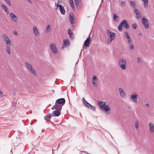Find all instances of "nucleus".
Segmentation results:
<instances>
[{
  "instance_id": "ea45409f",
  "label": "nucleus",
  "mask_w": 154,
  "mask_h": 154,
  "mask_svg": "<svg viewBox=\"0 0 154 154\" xmlns=\"http://www.w3.org/2000/svg\"><path fill=\"white\" fill-rule=\"evenodd\" d=\"M134 11L136 14H138L139 13H140V12L136 8H135L134 9Z\"/></svg>"
},
{
  "instance_id": "2eb2a0df",
  "label": "nucleus",
  "mask_w": 154,
  "mask_h": 154,
  "mask_svg": "<svg viewBox=\"0 0 154 154\" xmlns=\"http://www.w3.org/2000/svg\"><path fill=\"white\" fill-rule=\"evenodd\" d=\"M33 33L36 36H38L39 35V32L38 31L37 28L35 26H34L33 27Z\"/></svg>"
},
{
  "instance_id": "ddd939ff",
  "label": "nucleus",
  "mask_w": 154,
  "mask_h": 154,
  "mask_svg": "<svg viewBox=\"0 0 154 154\" xmlns=\"http://www.w3.org/2000/svg\"><path fill=\"white\" fill-rule=\"evenodd\" d=\"M61 113L60 111L56 110L53 111L52 115L54 116H58Z\"/></svg>"
},
{
  "instance_id": "de8ad7c7",
  "label": "nucleus",
  "mask_w": 154,
  "mask_h": 154,
  "mask_svg": "<svg viewBox=\"0 0 154 154\" xmlns=\"http://www.w3.org/2000/svg\"><path fill=\"white\" fill-rule=\"evenodd\" d=\"M14 33L15 35H17L18 34L17 32L16 31H14Z\"/></svg>"
},
{
  "instance_id": "412c9836",
  "label": "nucleus",
  "mask_w": 154,
  "mask_h": 154,
  "mask_svg": "<svg viewBox=\"0 0 154 154\" xmlns=\"http://www.w3.org/2000/svg\"><path fill=\"white\" fill-rule=\"evenodd\" d=\"M69 20L71 24L74 23V16L73 14H70L69 16Z\"/></svg>"
},
{
  "instance_id": "79ce46f5",
  "label": "nucleus",
  "mask_w": 154,
  "mask_h": 154,
  "mask_svg": "<svg viewBox=\"0 0 154 154\" xmlns=\"http://www.w3.org/2000/svg\"><path fill=\"white\" fill-rule=\"evenodd\" d=\"M125 2H124V1H122L121 2V6L123 7L124 6H125Z\"/></svg>"
},
{
  "instance_id": "58836bf2",
  "label": "nucleus",
  "mask_w": 154,
  "mask_h": 154,
  "mask_svg": "<svg viewBox=\"0 0 154 154\" xmlns=\"http://www.w3.org/2000/svg\"><path fill=\"white\" fill-rule=\"evenodd\" d=\"M5 2L9 5H11V3L10 0H4Z\"/></svg>"
},
{
  "instance_id": "4d7b16f0",
  "label": "nucleus",
  "mask_w": 154,
  "mask_h": 154,
  "mask_svg": "<svg viewBox=\"0 0 154 154\" xmlns=\"http://www.w3.org/2000/svg\"><path fill=\"white\" fill-rule=\"evenodd\" d=\"M61 124V123H59L58 124H56V125H60V124Z\"/></svg>"
},
{
  "instance_id": "bb28decb",
  "label": "nucleus",
  "mask_w": 154,
  "mask_h": 154,
  "mask_svg": "<svg viewBox=\"0 0 154 154\" xmlns=\"http://www.w3.org/2000/svg\"><path fill=\"white\" fill-rule=\"evenodd\" d=\"M144 2V6L146 8L148 7V0H142Z\"/></svg>"
},
{
  "instance_id": "5701e85b",
  "label": "nucleus",
  "mask_w": 154,
  "mask_h": 154,
  "mask_svg": "<svg viewBox=\"0 0 154 154\" xmlns=\"http://www.w3.org/2000/svg\"><path fill=\"white\" fill-rule=\"evenodd\" d=\"M87 107L89 108L90 109L93 111H95L96 110V106L92 105L90 103Z\"/></svg>"
},
{
  "instance_id": "0eeeda50",
  "label": "nucleus",
  "mask_w": 154,
  "mask_h": 154,
  "mask_svg": "<svg viewBox=\"0 0 154 154\" xmlns=\"http://www.w3.org/2000/svg\"><path fill=\"white\" fill-rule=\"evenodd\" d=\"M50 48L52 52L54 54H57L58 51L56 48V45L54 44L50 45Z\"/></svg>"
},
{
  "instance_id": "20e7f679",
  "label": "nucleus",
  "mask_w": 154,
  "mask_h": 154,
  "mask_svg": "<svg viewBox=\"0 0 154 154\" xmlns=\"http://www.w3.org/2000/svg\"><path fill=\"white\" fill-rule=\"evenodd\" d=\"M106 33L110 38H111V41H112L114 39L115 36V34L114 33L112 32L108 29L106 30Z\"/></svg>"
},
{
  "instance_id": "a211bd4d",
  "label": "nucleus",
  "mask_w": 154,
  "mask_h": 154,
  "mask_svg": "<svg viewBox=\"0 0 154 154\" xmlns=\"http://www.w3.org/2000/svg\"><path fill=\"white\" fill-rule=\"evenodd\" d=\"M55 105L56 106V109L61 111L62 106L63 105L60 104H58L56 103H55Z\"/></svg>"
},
{
  "instance_id": "f8f14e48",
  "label": "nucleus",
  "mask_w": 154,
  "mask_h": 154,
  "mask_svg": "<svg viewBox=\"0 0 154 154\" xmlns=\"http://www.w3.org/2000/svg\"><path fill=\"white\" fill-rule=\"evenodd\" d=\"M56 103L63 105L65 103V100L64 98L59 99L56 100Z\"/></svg>"
},
{
  "instance_id": "cd10ccee",
  "label": "nucleus",
  "mask_w": 154,
  "mask_h": 154,
  "mask_svg": "<svg viewBox=\"0 0 154 154\" xmlns=\"http://www.w3.org/2000/svg\"><path fill=\"white\" fill-rule=\"evenodd\" d=\"M113 18L115 21H117L119 19V17L115 13L113 14Z\"/></svg>"
},
{
  "instance_id": "4be33fe9",
  "label": "nucleus",
  "mask_w": 154,
  "mask_h": 154,
  "mask_svg": "<svg viewBox=\"0 0 154 154\" xmlns=\"http://www.w3.org/2000/svg\"><path fill=\"white\" fill-rule=\"evenodd\" d=\"M52 116H53L51 114H47L45 116L44 119L46 120H49Z\"/></svg>"
},
{
  "instance_id": "423d86ee",
  "label": "nucleus",
  "mask_w": 154,
  "mask_h": 154,
  "mask_svg": "<svg viewBox=\"0 0 154 154\" xmlns=\"http://www.w3.org/2000/svg\"><path fill=\"white\" fill-rule=\"evenodd\" d=\"M141 22L144 27L146 29H148L149 27L147 20L145 18H143L141 20Z\"/></svg>"
},
{
  "instance_id": "5fc2aeb1",
  "label": "nucleus",
  "mask_w": 154,
  "mask_h": 154,
  "mask_svg": "<svg viewBox=\"0 0 154 154\" xmlns=\"http://www.w3.org/2000/svg\"><path fill=\"white\" fill-rule=\"evenodd\" d=\"M60 143H59L58 144V148H57L56 149H55L56 150L57 149H58V148L59 147V146H60Z\"/></svg>"
},
{
  "instance_id": "3c124183",
  "label": "nucleus",
  "mask_w": 154,
  "mask_h": 154,
  "mask_svg": "<svg viewBox=\"0 0 154 154\" xmlns=\"http://www.w3.org/2000/svg\"><path fill=\"white\" fill-rule=\"evenodd\" d=\"M134 125H138V123L137 122H135V124Z\"/></svg>"
},
{
  "instance_id": "9b49d317",
  "label": "nucleus",
  "mask_w": 154,
  "mask_h": 154,
  "mask_svg": "<svg viewBox=\"0 0 154 154\" xmlns=\"http://www.w3.org/2000/svg\"><path fill=\"white\" fill-rule=\"evenodd\" d=\"M138 95L137 94L135 93L132 94L131 96V98L132 101L134 103H137V99Z\"/></svg>"
},
{
  "instance_id": "393cba45",
  "label": "nucleus",
  "mask_w": 154,
  "mask_h": 154,
  "mask_svg": "<svg viewBox=\"0 0 154 154\" xmlns=\"http://www.w3.org/2000/svg\"><path fill=\"white\" fill-rule=\"evenodd\" d=\"M2 7L4 9V10L7 13L9 12V10L7 7L4 4H2Z\"/></svg>"
},
{
  "instance_id": "7c9ffc66",
  "label": "nucleus",
  "mask_w": 154,
  "mask_h": 154,
  "mask_svg": "<svg viewBox=\"0 0 154 154\" xmlns=\"http://www.w3.org/2000/svg\"><path fill=\"white\" fill-rule=\"evenodd\" d=\"M141 14L140 12L136 14V18L137 19H140L141 18Z\"/></svg>"
},
{
  "instance_id": "c756f323",
  "label": "nucleus",
  "mask_w": 154,
  "mask_h": 154,
  "mask_svg": "<svg viewBox=\"0 0 154 154\" xmlns=\"http://www.w3.org/2000/svg\"><path fill=\"white\" fill-rule=\"evenodd\" d=\"M130 3L132 7H135L136 6V3L134 1H130Z\"/></svg>"
},
{
  "instance_id": "7ed1b4c3",
  "label": "nucleus",
  "mask_w": 154,
  "mask_h": 154,
  "mask_svg": "<svg viewBox=\"0 0 154 154\" xmlns=\"http://www.w3.org/2000/svg\"><path fill=\"white\" fill-rule=\"evenodd\" d=\"M25 64L27 68L34 75L36 76V73L34 70L33 69L32 66L31 65L27 62H26L25 63Z\"/></svg>"
},
{
  "instance_id": "8fccbe9b",
  "label": "nucleus",
  "mask_w": 154,
  "mask_h": 154,
  "mask_svg": "<svg viewBox=\"0 0 154 154\" xmlns=\"http://www.w3.org/2000/svg\"><path fill=\"white\" fill-rule=\"evenodd\" d=\"M29 3L31 4L32 3V2L30 0H26Z\"/></svg>"
},
{
  "instance_id": "4468645a",
  "label": "nucleus",
  "mask_w": 154,
  "mask_h": 154,
  "mask_svg": "<svg viewBox=\"0 0 154 154\" xmlns=\"http://www.w3.org/2000/svg\"><path fill=\"white\" fill-rule=\"evenodd\" d=\"M119 91L121 97L123 98H125V94L122 88H119Z\"/></svg>"
},
{
  "instance_id": "c9c22d12",
  "label": "nucleus",
  "mask_w": 154,
  "mask_h": 154,
  "mask_svg": "<svg viewBox=\"0 0 154 154\" xmlns=\"http://www.w3.org/2000/svg\"><path fill=\"white\" fill-rule=\"evenodd\" d=\"M127 39V42L128 44H131L132 42V40L131 38Z\"/></svg>"
},
{
  "instance_id": "e433bc0d",
  "label": "nucleus",
  "mask_w": 154,
  "mask_h": 154,
  "mask_svg": "<svg viewBox=\"0 0 154 154\" xmlns=\"http://www.w3.org/2000/svg\"><path fill=\"white\" fill-rule=\"evenodd\" d=\"M130 45H131L130 46H129V49L130 50H131L133 49L134 48V46H133V45L132 43H131V44H130Z\"/></svg>"
},
{
  "instance_id": "c85d7f7f",
  "label": "nucleus",
  "mask_w": 154,
  "mask_h": 154,
  "mask_svg": "<svg viewBox=\"0 0 154 154\" xmlns=\"http://www.w3.org/2000/svg\"><path fill=\"white\" fill-rule=\"evenodd\" d=\"M83 101L85 106L87 107L89 105L90 103H88L86 100H85L84 98H83Z\"/></svg>"
},
{
  "instance_id": "dca6fc26",
  "label": "nucleus",
  "mask_w": 154,
  "mask_h": 154,
  "mask_svg": "<svg viewBox=\"0 0 154 154\" xmlns=\"http://www.w3.org/2000/svg\"><path fill=\"white\" fill-rule=\"evenodd\" d=\"M92 82L94 86H96L97 85V77L95 75L93 76L92 79Z\"/></svg>"
},
{
  "instance_id": "a878e982",
  "label": "nucleus",
  "mask_w": 154,
  "mask_h": 154,
  "mask_svg": "<svg viewBox=\"0 0 154 154\" xmlns=\"http://www.w3.org/2000/svg\"><path fill=\"white\" fill-rule=\"evenodd\" d=\"M68 32L70 37L71 38H73V36H72L73 33L72 32L71 29H68Z\"/></svg>"
},
{
  "instance_id": "f704fd0d",
  "label": "nucleus",
  "mask_w": 154,
  "mask_h": 154,
  "mask_svg": "<svg viewBox=\"0 0 154 154\" xmlns=\"http://www.w3.org/2000/svg\"><path fill=\"white\" fill-rule=\"evenodd\" d=\"M60 3V2H57V3H55V6L57 7V8L60 7L62 5H59V4Z\"/></svg>"
},
{
  "instance_id": "aec40b11",
  "label": "nucleus",
  "mask_w": 154,
  "mask_h": 154,
  "mask_svg": "<svg viewBox=\"0 0 154 154\" xmlns=\"http://www.w3.org/2000/svg\"><path fill=\"white\" fill-rule=\"evenodd\" d=\"M63 46H68L69 45V42L68 39H66L63 40Z\"/></svg>"
},
{
  "instance_id": "2f4dec72",
  "label": "nucleus",
  "mask_w": 154,
  "mask_h": 154,
  "mask_svg": "<svg viewBox=\"0 0 154 154\" xmlns=\"http://www.w3.org/2000/svg\"><path fill=\"white\" fill-rule=\"evenodd\" d=\"M125 35L127 39L131 38L130 36L129 35L128 32H125Z\"/></svg>"
},
{
  "instance_id": "a19ab883",
  "label": "nucleus",
  "mask_w": 154,
  "mask_h": 154,
  "mask_svg": "<svg viewBox=\"0 0 154 154\" xmlns=\"http://www.w3.org/2000/svg\"><path fill=\"white\" fill-rule=\"evenodd\" d=\"M132 27L134 29H136L137 28V25L135 23L133 24L132 25Z\"/></svg>"
},
{
  "instance_id": "09e8293b",
  "label": "nucleus",
  "mask_w": 154,
  "mask_h": 154,
  "mask_svg": "<svg viewBox=\"0 0 154 154\" xmlns=\"http://www.w3.org/2000/svg\"><path fill=\"white\" fill-rule=\"evenodd\" d=\"M62 0H58L57 2H60V3H62Z\"/></svg>"
},
{
  "instance_id": "473e14b6",
  "label": "nucleus",
  "mask_w": 154,
  "mask_h": 154,
  "mask_svg": "<svg viewBox=\"0 0 154 154\" xmlns=\"http://www.w3.org/2000/svg\"><path fill=\"white\" fill-rule=\"evenodd\" d=\"M150 132L152 133L153 131L154 126H149Z\"/></svg>"
},
{
  "instance_id": "a18cd8bd",
  "label": "nucleus",
  "mask_w": 154,
  "mask_h": 154,
  "mask_svg": "<svg viewBox=\"0 0 154 154\" xmlns=\"http://www.w3.org/2000/svg\"><path fill=\"white\" fill-rule=\"evenodd\" d=\"M111 38H109L107 40V43L109 44L110 42L112 41H111Z\"/></svg>"
},
{
  "instance_id": "864d4df0",
  "label": "nucleus",
  "mask_w": 154,
  "mask_h": 154,
  "mask_svg": "<svg viewBox=\"0 0 154 154\" xmlns=\"http://www.w3.org/2000/svg\"><path fill=\"white\" fill-rule=\"evenodd\" d=\"M135 126V128L137 129L138 128L139 126Z\"/></svg>"
},
{
  "instance_id": "13d9d810",
  "label": "nucleus",
  "mask_w": 154,
  "mask_h": 154,
  "mask_svg": "<svg viewBox=\"0 0 154 154\" xmlns=\"http://www.w3.org/2000/svg\"><path fill=\"white\" fill-rule=\"evenodd\" d=\"M82 152H87L86 151H83Z\"/></svg>"
},
{
  "instance_id": "4c0bfd02",
  "label": "nucleus",
  "mask_w": 154,
  "mask_h": 154,
  "mask_svg": "<svg viewBox=\"0 0 154 154\" xmlns=\"http://www.w3.org/2000/svg\"><path fill=\"white\" fill-rule=\"evenodd\" d=\"M69 3L72 7H74V4L72 0H70L69 1Z\"/></svg>"
},
{
  "instance_id": "6e6552de",
  "label": "nucleus",
  "mask_w": 154,
  "mask_h": 154,
  "mask_svg": "<svg viewBox=\"0 0 154 154\" xmlns=\"http://www.w3.org/2000/svg\"><path fill=\"white\" fill-rule=\"evenodd\" d=\"M91 34V33H90L89 34V35L88 36V37L87 38L85 41L84 43V45L85 46V47H83L85 49H86V48L85 47L88 46L89 45V44L90 41V35Z\"/></svg>"
},
{
  "instance_id": "1a4fd4ad",
  "label": "nucleus",
  "mask_w": 154,
  "mask_h": 154,
  "mask_svg": "<svg viewBox=\"0 0 154 154\" xmlns=\"http://www.w3.org/2000/svg\"><path fill=\"white\" fill-rule=\"evenodd\" d=\"M10 14L12 20L15 22H18V18L13 13L11 12L10 13Z\"/></svg>"
},
{
  "instance_id": "f3484780",
  "label": "nucleus",
  "mask_w": 154,
  "mask_h": 154,
  "mask_svg": "<svg viewBox=\"0 0 154 154\" xmlns=\"http://www.w3.org/2000/svg\"><path fill=\"white\" fill-rule=\"evenodd\" d=\"M122 26H123L126 28H127L129 27V25L127 23V22L125 20H123L121 22Z\"/></svg>"
},
{
  "instance_id": "39448f33",
  "label": "nucleus",
  "mask_w": 154,
  "mask_h": 154,
  "mask_svg": "<svg viewBox=\"0 0 154 154\" xmlns=\"http://www.w3.org/2000/svg\"><path fill=\"white\" fill-rule=\"evenodd\" d=\"M2 37L5 42L6 45H10L11 41L8 36L5 34H3Z\"/></svg>"
},
{
  "instance_id": "37998d69",
  "label": "nucleus",
  "mask_w": 154,
  "mask_h": 154,
  "mask_svg": "<svg viewBox=\"0 0 154 154\" xmlns=\"http://www.w3.org/2000/svg\"><path fill=\"white\" fill-rule=\"evenodd\" d=\"M50 29V26L49 25H48L46 28V31H49Z\"/></svg>"
},
{
  "instance_id": "f257e3e1",
  "label": "nucleus",
  "mask_w": 154,
  "mask_h": 154,
  "mask_svg": "<svg viewBox=\"0 0 154 154\" xmlns=\"http://www.w3.org/2000/svg\"><path fill=\"white\" fill-rule=\"evenodd\" d=\"M98 103L101 110L104 111L106 114L109 113L110 108L108 105L105 104L104 102L101 101H98Z\"/></svg>"
},
{
  "instance_id": "72a5a7b5",
  "label": "nucleus",
  "mask_w": 154,
  "mask_h": 154,
  "mask_svg": "<svg viewBox=\"0 0 154 154\" xmlns=\"http://www.w3.org/2000/svg\"><path fill=\"white\" fill-rule=\"evenodd\" d=\"M122 24H121V22L118 26V30L119 31H121L122 30Z\"/></svg>"
},
{
  "instance_id": "9d476101",
  "label": "nucleus",
  "mask_w": 154,
  "mask_h": 154,
  "mask_svg": "<svg viewBox=\"0 0 154 154\" xmlns=\"http://www.w3.org/2000/svg\"><path fill=\"white\" fill-rule=\"evenodd\" d=\"M74 1L77 8L78 9L81 8L82 5V3L81 0H74Z\"/></svg>"
},
{
  "instance_id": "f03ea898",
  "label": "nucleus",
  "mask_w": 154,
  "mask_h": 154,
  "mask_svg": "<svg viewBox=\"0 0 154 154\" xmlns=\"http://www.w3.org/2000/svg\"><path fill=\"white\" fill-rule=\"evenodd\" d=\"M119 65L122 70H125L126 67V60L124 58H121L119 61Z\"/></svg>"
},
{
  "instance_id": "603ef678",
  "label": "nucleus",
  "mask_w": 154,
  "mask_h": 154,
  "mask_svg": "<svg viewBox=\"0 0 154 154\" xmlns=\"http://www.w3.org/2000/svg\"><path fill=\"white\" fill-rule=\"evenodd\" d=\"M146 106H147V107H148L149 106V103H146Z\"/></svg>"
},
{
  "instance_id": "c03bdc74",
  "label": "nucleus",
  "mask_w": 154,
  "mask_h": 154,
  "mask_svg": "<svg viewBox=\"0 0 154 154\" xmlns=\"http://www.w3.org/2000/svg\"><path fill=\"white\" fill-rule=\"evenodd\" d=\"M137 61L138 63H140L141 61V59L140 57H137Z\"/></svg>"
},
{
  "instance_id": "b1692460",
  "label": "nucleus",
  "mask_w": 154,
  "mask_h": 154,
  "mask_svg": "<svg viewBox=\"0 0 154 154\" xmlns=\"http://www.w3.org/2000/svg\"><path fill=\"white\" fill-rule=\"evenodd\" d=\"M10 45H6V48H5L6 51L7 53H8L9 54H11V51L9 47V46Z\"/></svg>"
},
{
  "instance_id": "49530a36",
  "label": "nucleus",
  "mask_w": 154,
  "mask_h": 154,
  "mask_svg": "<svg viewBox=\"0 0 154 154\" xmlns=\"http://www.w3.org/2000/svg\"><path fill=\"white\" fill-rule=\"evenodd\" d=\"M55 106H56L55 105H54L51 108L53 110L55 109L56 110V107Z\"/></svg>"
},
{
  "instance_id": "6e6d98bb",
  "label": "nucleus",
  "mask_w": 154,
  "mask_h": 154,
  "mask_svg": "<svg viewBox=\"0 0 154 154\" xmlns=\"http://www.w3.org/2000/svg\"><path fill=\"white\" fill-rule=\"evenodd\" d=\"M149 125H153V124H152V123H150L149 124Z\"/></svg>"
},
{
  "instance_id": "6ab92c4d",
  "label": "nucleus",
  "mask_w": 154,
  "mask_h": 154,
  "mask_svg": "<svg viewBox=\"0 0 154 154\" xmlns=\"http://www.w3.org/2000/svg\"><path fill=\"white\" fill-rule=\"evenodd\" d=\"M59 10L61 14L63 15H64L65 14L66 11L64 9V7L63 6H62L59 8Z\"/></svg>"
},
{
  "instance_id": "bf43d9fd",
  "label": "nucleus",
  "mask_w": 154,
  "mask_h": 154,
  "mask_svg": "<svg viewBox=\"0 0 154 154\" xmlns=\"http://www.w3.org/2000/svg\"><path fill=\"white\" fill-rule=\"evenodd\" d=\"M139 35H142V34H139Z\"/></svg>"
}]
</instances>
